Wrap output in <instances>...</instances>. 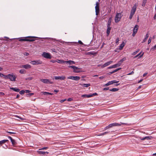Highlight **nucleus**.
I'll use <instances>...</instances> for the list:
<instances>
[{
    "label": "nucleus",
    "mask_w": 156,
    "mask_h": 156,
    "mask_svg": "<svg viewBox=\"0 0 156 156\" xmlns=\"http://www.w3.org/2000/svg\"><path fill=\"white\" fill-rule=\"evenodd\" d=\"M16 78V75H14L13 73L9 74L5 76V79H9L11 81H15Z\"/></svg>",
    "instance_id": "f03ea898"
},
{
    "label": "nucleus",
    "mask_w": 156,
    "mask_h": 156,
    "mask_svg": "<svg viewBox=\"0 0 156 156\" xmlns=\"http://www.w3.org/2000/svg\"><path fill=\"white\" fill-rule=\"evenodd\" d=\"M97 54V53L96 52H95L94 51H91L90 52H88L87 53V55H95Z\"/></svg>",
    "instance_id": "bb28decb"
},
{
    "label": "nucleus",
    "mask_w": 156,
    "mask_h": 156,
    "mask_svg": "<svg viewBox=\"0 0 156 156\" xmlns=\"http://www.w3.org/2000/svg\"><path fill=\"white\" fill-rule=\"evenodd\" d=\"M40 80L45 83H49L51 84L53 83V82L50 81L48 79H41Z\"/></svg>",
    "instance_id": "423d86ee"
},
{
    "label": "nucleus",
    "mask_w": 156,
    "mask_h": 156,
    "mask_svg": "<svg viewBox=\"0 0 156 156\" xmlns=\"http://www.w3.org/2000/svg\"><path fill=\"white\" fill-rule=\"evenodd\" d=\"M48 147H43L42 148L39 149V150H46V149H48Z\"/></svg>",
    "instance_id": "58836bf2"
},
{
    "label": "nucleus",
    "mask_w": 156,
    "mask_h": 156,
    "mask_svg": "<svg viewBox=\"0 0 156 156\" xmlns=\"http://www.w3.org/2000/svg\"><path fill=\"white\" fill-rule=\"evenodd\" d=\"M107 36H108L109 35L110 32V30H111V28L110 27H108L107 26Z\"/></svg>",
    "instance_id": "6ab92c4d"
},
{
    "label": "nucleus",
    "mask_w": 156,
    "mask_h": 156,
    "mask_svg": "<svg viewBox=\"0 0 156 156\" xmlns=\"http://www.w3.org/2000/svg\"><path fill=\"white\" fill-rule=\"evenodd\" d=\"M5 76H7V75H5L4 74L0 73V76L1 77H3L5 79Z\"/></svg>",
    "instance_id": "e433bc0d"
},
{
    "label": "nucleus",
    "mask_w": 156,
    "mask_h": 156,
    "mask_svg": "<svg viewBox=\"0 0 156 156\" xmlns=\"http://www.w3.org/2000/svg\"><path fill=\"white\" fill-rule=\"evenodd\" d=\"M56 61H57L56 62L58 63H65V62H65V61H64L63 60H56Z\"/></svg>",
    "instance_id": "2f4dec72"
},
{
    "label": "nucleus",
    "mask_w": 156,
    "mask_h": 156,
    "mask_svg": "<svg viewBox=\"0 0 156 156\" xmlns=\"http://www.w3.org/2000/svg\"><path fill=\"white\" fill-rule=\"evenodd\" d=\"M134 73V72L132 71L131 73H128V75H131V74H133Z\"/></svg>",
    "instance_id": "bf43d9fd"
},
{
    "label": "nucleus",
    "mask_w": 156,
    "mask_h": 156,
    "mask_svg": "<svg viewBox=\"0 0 156 156\" xmlns=\"http://www.w3.org/2000/svg\"><path fill=\"white\" fill-rule=\"evenodd\" d=\"M119 38L117 37L116 40V44H119Z\"/></svg>",
    "instance_id": "37998d69"
},
{
    "label": "nucleus",
    "mask_w": 156,
    "mask_h": 156,
    "mask_svg": "<svg viewBox=\"0 0 156 156\" xmlns=\"http://www.w3.org/2000/svg\"><path fill=\"white\" fill-rule=\"evenodd\" d=\"M151 37H149V39L148 40V44L151 42Z\"/></svg>",
    "instance_id": "09e8293b"
},
{
    "label": "nucleus",
    "mask_w": 156,
    "mask_h": 156,
    "mask_svg": "<svg viewBox=\"0 0 156 156\" xmlns=\"http://www.w3.org/2000/svg\"><path fill=\"white\" fill-rule=\"evenodd\" d=\"M43 56L45 58H51V56L50 55L49 53H46V52H44L43 54Z\"/></svg>",
    "instance_id": "f8f14e48"
},
{
    "label": "nucleus",
    "mask_w": 156,
    "mask_h": 156,
    "mask_svg": "<svg viewBox=\"0 0 156 156\" xmlns=\"http://www.w3.org/2000/svg\"><path fill=\"white\" fill-rule=\"evenodd\" d=\"M11 141L12 142V146L14 147L17 144L16 142L14 139H12L11 140Z\"/></svg>",
    "instance_id": "393cba45"
},
{
    "label": "nucleus",
    "mask_w": 156,
    "mask_h": 156,
    "mask_svg": "<svg viewBox=\"0 0 156 156\" xmlns=\"http://www.w3.org/2000/svg\"><path fill=\"white\" fill-rule=\"evenodd\" d=\"M30 63L33 65L41 64L42 62L40 60L31 61Z\"/></svg>",
    "instance_id": "39448f33"
},
{
    "label": "nucleus",
    "mask_w": 156,
    "mask_h": 156,
    "mask_svg": "<svg viewBox=\"0 0 156 156\" xmlns=\"http://www.w3.org/2000/svg\"><path fill=\"white\" fill-rule=\"evenodd\" d=\"M109 127L110 128H111L113 126H114V124L113 123L110 124L109 125Z\"/></svg>",
    "instance_id": "49530a36"
},
{
    "label": "nucleus",
    "mask_w": 156,
    "mask_h": 156,
    "mask_svg": "<svg viewBox=\"0 0 156 156\" xmlns=\"http://www.w3.org/2000/svg\"><path fill=\"white\" fill-rule=\"evenodd\" d=\"M66 78V77L64 76H55V80H64Z\"/></svg>",
    "instance_id": "4468645a"
},
{
    "label": "nucleus",
    "mask_w": 156,
    "mask_h": 156,
    "mask_svg": "<svg viewBox=\"0 0 156 156\" xmlns=\"http://www.w3.org/2000/svg\"><path fill=\"white\" fill-rule=\"evenodd\" d=\"M43 94L44 95H53V93H51L46 92H43Z\"/></svg>",
    "instance_id": "a878e982"
},
{
    "label": "nucleus",
    "mask_w": 156,
    "mask_h": 156,
    "mask_svg": "<svg viewBox=\"0 0 156 156\" xmlns=\"http://www.w3.org/2000/svg\"><path fill=\"white\" fill-rule=\"evenodd\" d=\"M138 28L139 26L137 25H136L134 27L133 30V33L132 34V36L133 37H134L135 36L136 34L137 33V30L138 29Z\"/></svg>",
    "instance_id": "0eeeda50"
},
{
    "label": "nucleus",
    "mask_w": 156,
    "mask_h": 156,
    "mask_svg": "<svg viewBox=\"0 0 156 156\" xmlns=\"http://www.w3.org/2000/svg\"><path fill=\"white\" fill-rule=\"evenodd\" d=\"M6 132H7V133H9L10 134H15L16 133H15L12 132H9V131H7Z\"/></svg>",
    "instance_id": "864d4df0"
},
{
    "label": "nucleus",
    "mask_w": 156,
    "mask_h": 156,
    "mask_svg": "<svg viewBox=\"0 0 156 156\" xmlns=\"http://www.w3.org/2000/svg\"><path fill=\"white\" fill-rule=\"evenodd\" d=\"M24 91H25V92H26V93H29L30 92V91L28 90H27Z\"/></svg>",
    "instance_id": "680f3d73"
},
{
    "label": "nucleus",
    "mask_w": 156,
    "mask_h": 156,
    "mask_svg": "<svg viewBox=\"0 0 156 156\" xmlns=\"http://www.w3.org/2000/svg\"><path fill=\"white\" fill-rule=\"evenodd\" d=\"M154 20H155L156 19V13H155V15H154Z\"/></svg>",
    "instance_id": "774afa93"
},
{
    "label": "nucleus",
    "mask_w": 156,
    "mask_h": 156,
    "mask_svg": "<svg viewBox=\"0 0 156 156\" xmlns=\"http://www.w3.org/2000/svg\"><path fill=\"white\" fill-rule=\"evenodd\" d=\"M149 35L148 34V33H147L146 35V37L143 40V41H142V43H144L145 42L147 39L148 38V37Z\"/></svg>",
    "instance_id": "b1692460"
},
{
    "label": "nucleus",
    "mask_w": 156,
    "mask_h": 156,
    "mask_svg": "<svg viewBox=\"0 0 156 156\" xmlns=\"http://www.w3.org/2000/svg\"><path fill=\"white\" fill-rule=\"evenodd\" d=\"M91 94L92 96V97H93V96H97V95H98V94L97 93H94L93 94Z\"/></svg>",
    "instance_id": "de8ad7c7"
},
{
    "label": "nucleus",
    "mask_w": 156,
    "mask_h": 156,
    "mask_svg": "<svg viewBox=\"0 0 156 156\" xmlns=\"http://www.w3.org/2000/svg\"><path fill=\"white\" fill-rule=\"evenodd\" d=\"M156 48V44L153 47L151 48V50H154Z\"/></svg>",
    "instance_id": "a19ab883"
},
{
    "label": "nucleus",
    "mask_w": 156,
    "mask_h": 156,
    "mask_svg": "<svg viewBox=\"0 0 156 156\" xmlns=\"http://www.w3.org/2000/svg\"><path fill=\"white\" fill-rule=\"evenodd\" d=\"M114 126H121V124H126L127 125V123H121V124H119L117 123H114Z\"/></svg>",
    "instance_id": "aec40b11"
},
{
    "label": "nucleus",
    "mask_w": 156,
    "mask_h": 156,
    "mask_svg": "<svg viewBox=\"0 0 156 156\" xmlns=\"http://www.w3.org/2000/svg\"><path fill=\"white\" fill-rule=\"evenodd\" d=\"M147 0H143V2L142 4L143 6H144L147 2Z\"/></svg>",
    "instance_id": "473e14b6"
},
{
    "label": "nucleus",
    "mask_w": 156,
    "mask_h": 156,
    "mask_svg": "<svg viewBox=\"0 0 156 156\" xmlns=\"http://www.w3.org/2000/svg\"><path fill=\"white\" fill-rule=\"evenodd\" d=\"M19 72L21 74H25L26 73V71L23 69H20Z\"/></svg>",
    "instance_id": "cd10ccee"
},
{
    "label": "nucleus",
    "mask_w": 156,
    "mask_h": 156,
    "mask_svg": "<svg viewBox=\"0 0 156 156\" xmlns=\"http://www.w3.org/2000/svg\"><path fill=\"white\" fill-rule=\"evenodd\" d=\"M37 38V37L34 36H28L25 37H22L19 38V41H27L30 42H33L35 40L34 39H27V38Z\"/></svg>",
    "instance_id": "f257e3e1"
},
{
    "label": "nucleus",
    "mask_w": 156,
    "mask_h": 156,
    "mask_svg": "<svg viewBox=\"0 0 156 156\" xmlns=\"http://www.w3.org/2000/svg\"><path fill=\"white\" fill-rule=\"evenodd\" d=\"M4 143H5V142H4V140H2L0 141V144L1 145H2V144H4Z\"/></svg>",
    "instance_id": "8fccbe9b"
},
{
    "label": "nucleus",
    "mask_w": 156,
    "mask_h": 156,
    "mask_svg": "<svg viewBox=\"0 0 156 156\" xmlns=\"http://www.w3.org/2000/svg\"><path fill=\"white\" fill-rule=\"evenodd\" d=\"M125 45V43H124V42H123L122 43V44L120 45V46L119 47V49L120 50H122L124 46Z\"/></svg>",
    "instance_id": "412c9836"
},
{
    "label": "nucleus",
    "mask_w": 156,
    "mask_h": 156,
    "mask_svg": "<svg viewBox=\"0 0 156 156\" xmlns=\"http://www.w3.org/2000/svg\"><path fill=\"white\" fill-rule=\"evenodd\" d=\"M112 66H113V68H115L119 67L117 64L112 65Z\"/></svg>",
    "instance_id": "c03bdc74"
},
{
    "label": "nucleus",
    "mask_w": 156,
    "mask_h": 156,
    "mask_svg": "<svg viewBox=\"0 0 156 156\" xmlns=\"http://www.w3.org/2000/svg\"><path fill=\"white\" fill-rule=\"evenodd\" d=\"M52 51L53 52H56V50H55V49H51Z\"/></svg>",
    "instance_id": "0e129e2a"
},
{
    "label": "nucleus",
    "mask_w": 156,
    "mask_h": 156,
    "mask_svg": "<svg viewBox=\"0 0 156 156\" xmlns=\"http://www.w3.org/2000/svg\"><path fill=\"white\" fill-rule=\"evenodd\" d=\"M110 128V127L109 126V125L108 126H106L104 129V130H105L108 128Z\"/></svg>",
    "instance_id": "5fc2aeb1"
},
{
    "label": "nucleus",
    "mask_w": 156,
    "mask_h": 156,
    "mask_svg": "<svg viewBox=\"0 0 156 156\" xmlns=\"http://www.w3.org/2000/svg\"><path fill=\"white\" fill-rule=\"evenodd\" d=\"M91 97H92V96L91 94L87 95V98H90Z\"/></svg>",
    "instance_id": "603ef678"
},
{
    "label": "nucleus",
    "mask_w": 156,
    "mask_h": 156,
    "mask_svg": "<svg viewBox=\"0 0 156 156\" xmlns=\"http://www.w3.org/2000/svg\"><path fill=\"white\" fill-rule=\"evenodd\" d=\"M65 62V63H68L69 65H72V64H75V62L74 61H72V60H69L68 61H65V62Z\"/></svg>",
    "instance_id": "a211bd4d"
},
{
    "label": "nucleus",
    "mask_w": 156,
    "mask_h": 156,
    "mask_svg": "<svg viewBox=\"0 0 156 156\" xmlns=\"http://www.w3.org/2000/svg\"><path fill=\"white\" fill-rule=\"evenodd\" d=\"M67 78L68 79H72L73 80H78L80 79V77L78 76H70L68 77Z\"/></svg>",
    "instance_id": "1a4fd4ad"
},
{
    "label": "nucleus",
    "mask_w": 156,
    "mask_h": 156,
    "mask_svg": "<svg viewBox=\"0 0 156 156\" xmlns=\"http://www.w3.org/2000/svg\"><path fill=\"white\" fill-rule=\"evenodd\" d=\"M142 52V51H140L139 54H138L137 55H136L134 57V58H135L138 57V58H140L142 57L143 56L144 53H143L141 55H140L141 53Z\"/></svg>",
    "instance_id": "f3484780"
},
{
    "label": "nucleus",
    "mask_w": 156,
    "mask_h": 156,
    "mask_svg": "<svg viewBox=\"0 0 156 156\" xmlns=\"http://www.w3.org/2000/svg\"><path fill=\"white\" fill-rule=\"evenodd\" d=\"M140 49H137L136 51L133 52L132 54V55H135L138 52H139L140 51Z\"/></svg>",
    "instance_id": "72a5a7b5"
},
{
    "label": "nucleus",
    "mask_w": 156,
    "mask_h": 156,
    "mask_svg": "<svg viewBox=\"0 0 156 156\" xmlns=\"http://www.w3.org/2000/svg\"><path fill=\"white\" fill-rule=\"evenodd\" d=\"M113 71H112V72H109L108 73V75H111L112 73H113Z\"/></svg>",
    "instance_id": "69168bd1"
},
{
    "label": "nucleus",
    "mask_w": 156,
    "mask_h": 156,
    "mask_svg": "<svg viewBox=\"0 0 156 156\" xmlns=\"http://www.w3.org/2000/svg\"><path fill=\"white\" fill-rule=\"evenodd\" d=\"M90 85V83H84L83 84V86L85 87H88Z\"/></svg>",
    "instance_id": "c756f323"
},
{
    "label": "nucleus",
    "mask_w": 156,
    "mask_h": 156,
    "mask_svg": "<svg viewBox=\"0 0 156 156\" xmlns=\"http://www.w3.org/2000/svg\"><path fill=\"white\" fill-rule=\"evenodd\" d=\"M109 88L108 87H106L105 88L103 89V90H109Z\"/></svg>",
    "instance_id": "6e6d98bb"
},
{
    "label": "nucleus",
    "mask_w": 156,
    "mask_h": 156,
    "mask_svg": "<svg viewBox=\"0 0 156 156\" xmlns=\"http://www.w3.org/2000/svg\"><path fill=\"white\" fill-rule=\"evenodd\" d=\"M38 153L39 154H45V152L42 151H38Z\"/></svg>",
    "instance_id": "f704fd0d"
},
{
    "label": "nucleus",
    "mask_w": 156,
    "mask_h": 156,
    "mask_svg": "<svg viewBox=\"0 0 156 156\" xmlns=\"http://www.w3.org/2000/svg\"><path fill=\"white\" fill-rule=\"evenodd\" d=\"M121 69V68H118V69H116L113 70V73H115V72H117V71H118V70Z\"/></svg>",
    "instance_id": "c9c22d12"
},
{
    "label": "nucleus",
    "mask_w": 156,
    "mask_h": 156,
    "mask_svg": "<svg viewBox=\"0 0 156 156\" xmlns=\"http://www.w3.org/2000/svg\"><path fill=\"white\" fill-rule=\"evenodd\" d=\"M109 132H105L104 133H100L98 135L99 136H103L104 135L107 134L108 133H109Z\"/></svg>",
    "instance_id": "7c9ffc66"
},
{
    "label": "nucleus",
    "mask_w": 156,
    "mask_h": 156,
    "mask_svg": "<svg viewBox=\"0 0 156 156\" xmlns=\"http://www.w3.org/2000/svg\"><path fill=\"white\" fill-rule=\"evenodd\" d=\"M126 57H124L121 60H120V61L121 62V63H122V62L125 61L126 60Z\"/></svg>",
    "instance_id": "4c0bfd02"
},
{
    "label": "nucleus",
    "mask_w": 156,
    "mask_h": 156,
    "mask_svg": "<svg viewBox=\"0 0 156 156\" xmlns=\"http://www.w3.org/2000/svg\"><path fill=\"white\" fill-rule=\"evenodd\" d=\"M112 61H110L109 62H107L105 63V64H104L101 67L102 68H104L107 66H108L110 64H111L112 62Z\"/></svg>",
    "instance_id": "2eb2a0df"
},
{
    "label": "nucleus",
    "mask_w": 156,
    "mask_h": 156,
    "mask_svg": "<svg viewBox=\"0 0 156 156\" xmlns=\"http://www.w3.org/2000/svg\"><path fill=\"white\" fill-rule=\"evenodd\" d=\"M112 19L111 17H110L109 18L108 21L107 26L110 27L111 25V23L112 22Z\"/></svg>",
    "instance_id": "4be33fe9"
},
{
    "label": "nucleus",
    "mask_w": 156,
    "mask_h": 156,
    "mask_svg": "<svg viewBox=\"0 0 156 156\" xmlns=\"http://www.w3.org/2000/svg\"><path fill=\"white\" fill-rule=\"evenodd\" d=\"M25 93V91L23 90H21L20 92V94H24Z\"/></svg>",
    "instance_id": "ea45409f"
},
{
    "label": "nucleus",
    "mask_w": 156,
    "mask_h": 156,
    "mask_svg": "<svg viewBox=\"0 0 156 156\" xmlns=\"http://www.w3.org/2000/svg\"><path fill=\"white\" fill-rule=\"evenodd\" d=\"M133 14H132L130 13V16L129 17V19L130 20H131L133 16Z\"/></svg>",
    "instance_id": "79ce46f5"
},
{
    "label": "nucleus",
    "mask_w": 156,
    "mask_h": 156,
    "mask_svg": "<svg viewBox=\"0 0 156 156\" xmlns=\"http://www.w3.org/2000/svg\"><path fill=\"white\" fill-rule=\"evenodd\" d=\"M119 90L118 88H113L112 89H109V90L110 91H112V92H115L118 91Z\"/></svg>",
    "instance_id": "c85d7f7f"
},
{
    "label": "nucleus",
    "mask_w": 156,
    "mask_h": 156,
    "mask_svg": "<svg viewBox=\"0 0 156 156\" xmlns=\"http://www.w3.org/2000/svg\"><path fill=\"white\" fill-rule=\"evenodd\" d=\"M59 91V90H54V92L57 93Z\"/></svg>",
    "instance_id": "338daca9"
},
{
    "label": "nucleus",
    "mask_w": 156,
    "mask_h": 156,
    "mask_svg": "<svg viewBox=\"0 0 156 156\" xmlns=\"http://www.w3.org/2000/svg\"><path fill=\"white\" fill-rule=\"evenodd\" d=\"M16 117L19 118H20V119H21L22 120H23L24 119L22 118H21V117H19L18 116H17Z\"/></svg>",
    "instance_id": "052dcab7"
},
{
    "label": "nucleus",
    "mask_w": 156,
    "mask_h": 156,
    "mask_svg": "<svg viewBox=\"0 0 156 156\" xmlns=\"http://www.w3.org/2000/svg\"><path fill=\"white\" fill-rule=\"evenodd\" d=\"M81 96L83 98H87V94H83Z\"/></svg>",
    "instance_id": "4d7b16f0"
},
{
    "label": "nucleus",
    "mask_w": 156,
    "mask_h": 156,
    "mask_svg": "<svg viewBox=\"0 0 156 156\" xmlns=\"http://www.w3.org/2000/svg\"><path fill=\"white\" fill-rule=\"evenodd\" d=\"M122 16L121 13H117L115 18V22L116 23H118L120 21Z\"/></svg>",
    "instance_id": "7ed1b4c3"
},
{
    "label": "nucleus",
    "mask_w": 156,
    "mask_h": 156,
    "mask_svg": "<svg viewBox=\"0 0 156 156\" xmlns=\"http://www.w3.org/2000/svg\"><path fill=\"white\" fill-rule=\"evenodd\" d=\"M73 99L72 98H69L67 99V101H73Z\"/></svg>",
    "instance_id": "3c124183"
},
{
    "label": "nucleus",
    "mask_w": 156,
    "mask_h": 156,
    "mask_svg": "<svg viewBox=\"0 0 156 156\" xmlns=\"http://www.w3.org/2000/svg\"><path fill=\"white\" fill-rule=\"evenodd\" d=\"M57 61L56 60H52L51 61V62H52L53 63H55Z\"/></svg>",
    "instance_id": "e2e57ef3"
},
{
    "label": "nucleus",
    "mask_w": 156,
    "mask_h": 156,
    "mask_svg": "<svg viewBox=\"0 0 156 156\" xmlns=\"http://www.w3.org/2000/svg\"><path fill=\"white\" fill-rule=\"evenodd\" d=\"M21 68H23L26 69H28L31 68V66L29 64L23 65L21 66Z\"/></svg>",
    "instance_id": "dca6fc26"
},
{
    "label": "nucleus",
    "mask_w": 156,
    "mask_h": 156,
    "mask_svg": "<svg viewBox=\"0 0 156 156\" xmlns=\"http://www.w3.org/2000/svg\"><path fill=\"white\" fill-rule=\"evenodd\" d=\"M139 138L141 140H151L152 138V137L151 136H146L143 138H142L141 137H140Z\"/></svg>",
    "instance_id": "ddd939ff"
},
{
    "label": "nucleus",
    "mask_w": 156,
    "mask_h": 156,
    "mask_svg": "<svg viewBox=\"0 0 156 156\" xmlns=\"http://www.w3.org/2000/svg\"><path fill=\"white\" fill-rule=\"evenodd\" d=\"M78 43L82 45L83 44V43L81 41H79L78 42Z\"/></svg>",
    "instance_id": "13d9d810"
},
{
    "label": "nucleus",
    "mask_w": 156,
    "mask_h": 156,
    "mask_svg": "<svg viewBox=\"0 0 156 156\" xmlns=\"http://www.w3.org/2000/svg\"><path fill=\"white\" fill-rule=\"evenodd\" d=\"M69 67L73 69V72L74 73H78L80 72V71H76V69H80L78 67L75 66H69Z\"/></svg>",
    "instance_id": "6e6552de"
},
{
    "label": "nucleus",
    "mask_w": 156,
    "mask_h": 156,
    "mask_svg": "<svg viewBox=\"0 0 156 156\" xmlns=\"http://www.w3.org/2000/svg\"><path fill=\"white\" fill-rule=\"evenodd\" d=\"M136 4H135L132 7L130 12V13L132 14L133 15L135 13V12L136 10Z\"/></svg>",
    "instance_id": "9b49d317"
},
{
    "label": "nucleus",
    "mask_w": 156,
    "mask_h": 156,
    "mask_svg": "<svg viewBox=\"0 0 156 156\" xmlns=\"http://www.w3.org/2000/svg\"><path fill=\"white\" fill-rule=\"evenodd\" d=\"M96 5L95 7V12L96 15H98L100 12L99 3L97 2L96 3Z\"/></svg>",
    "instance_id": "20e7f679"
},
{
    "label": "nucleus",
    "mask_w": 156,
    "mask_h": 156,
    "mask_svg": "<svg viewBox=\"0 0 156 156\" xmlns=\"http://www.w3.org/2000/svg\"><path fill=\"white\" fill-rule=\"evenodd\" d=\"M122 63L120 61L118 62L117 63V65H118V66L119 67L120 66H121V65L122 64Z\"/></svg>",
    "instance_id": "a18cd8bd"
},
{
    "label": "nucleus",
    "mask_w": 156,
    "mask_h": 156,
    "mask_svg": "<svg viewBox=\"0 0 156 156\" xmlns=\"http://www.w3.org/2000/svg\"><path fill=\"white\" fill-rule=\"evenodd\" d=\"M10 89L11 90H12L16 92H19L20 91V90L18 88H17L16 87H11L10 88Z\"/></svg>",
    "instance_id": "5701e85b"
},
{
    "label": "nucleus",
    "mask_w": 156,
    "mask_h": 156,
    "mask_svg": "<svg viewBox=\"0 0 156 156\" xmlns=\"http://www.w3.org/2000/svg\"><path fill=\"white\" fill-rule=\"evenodd\" d=\"M119 82V81H117L116 80H112L110 81H109L108 83H107L106 84L104 85V86H108L109 85H111L112 84H113L115 83H118Z\"/></svg>",
    "instance_id": "9d476101"
}]
</instances>
